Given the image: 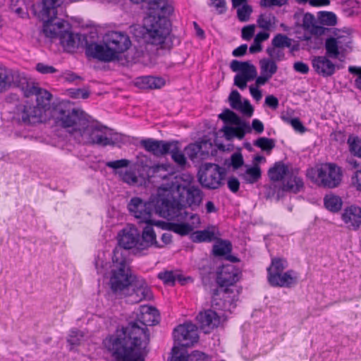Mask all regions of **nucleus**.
<instances>
[{
  "label": "nucleus",
  "mask_w": 361,
  "mask_h": 361,
  "mask_svg": "<svg viewBox=\"0 0 361 361\" xmlns=\"http://www.w3.org/2000/svg\"><path fill=\"white\" fill-rule=\"evenodd\" d=\"M259 64L262 74H268L272 76L278 70L276 62L272 59H262L259 61Z\"/></svg>",
  "instance_id": "obj_39"
},
{
  "label": "nucleus",
  "mask_w": 361,
  "mask_h": 361,
  "mask_svg": "<svg viewBox=\"0 0 361 361\" xmlns=\"http://www.w3.org/2000/svg\"><path fill=\"white\" fill-rule=\"evenodd\" d=\"M158 278L163 281L164 284L169 286H173L176 280V277L172 271L160 272L158 274Z\"/></svg>",
  "instance_id": "obj_50"
},
{
  "label": "nucleus",
  "mask_w": 361,
  "mask_h": 361,
  "mask_svg": "<svg viewBox=\"0 0 361 361\" xmlns=\"http://www.w3.org/2000/svg\"><path fill=\"white\" fill-rule=\"evenodd\" d=\"M215 243L212 247V254L215 257H224L230 254L233 250V245L230 240L219 238H215Z\"/></svg>",
  "instance_id": "obj_27"
},
{
  "label": "nucleus",
  "mask_w": 361,
  "mask_h": 361,
  "mask_svg": "<svg viewBox=\"0 0 361 361\" xmlns=\"http://www.w3.org/2000/svg\"><path fill=\"white\" fill-rule=\"evenodd\" d=\"M312 63L316 73L323 77L331 76L335 73V64L327 59L326 56H314Z\"/></svg>",
  "instance_id": "obj_21"
},
{
  "label": "nucleus",
  "mask_w": 361,
  "mask_h": 361,
  "mask_svg": "<svg viewBox=\"0 0 361 361\" xmlns=\"http://www.w3.org/2000/svg\"><path fill=\"white\" fill-rule=\"evenodd\" d=\"M293 39L283 34L279 33L271 40V45L278 49L290 47Z\"/></svg>",
  "instance_id": "obj_41"
},
{
  "label": "nucleus",
  "mask_w": 361,
  "mask_h": 361,
  "mask_svg": "<svg viewBox=\"0 0 361 361\" xmlns=\"http://www.w3.org/2000/svg\"><path fill=\"white\" fill-rule=\"evenodd\" d=\"M118 245L124 250H133L134 255H140L151 247H161L157 235L149 226H145L140 233L134 225H128L117 235Z\"/></svg>",
  "instance_id": "obj_6"
},
{
  "label": "nucleus",
  "mask_w": 361,
  "mask_h": 361,
  "mask_svg": "<svg viewBox=\"0 0 361 361\" xmlns=\"http://www.w3.org/2000/svg\"><path fill=\"white\" fill-rule=\"evenodd\" d=\"M258 26L265 30H270L271 22L270 18H267L264 15L261 14L257 18Z\"/></svg>",
  "instance_id": "obj_61"
},
{
  "label": "nucleus",
  "mask_w": 361,
  "mask_h": 361,
  "mask_svg": "<svg viewBox=\"0 0 361 361\" xmlns=\"http://www.w3.org/2000/svg\"><path fill=\"white\" fill-rule=\"evenodd\" d=\"M130 164V161L126 159H122L116 161H108L106 163V166L114 169H118L121 168L128 167Z\"/></svg>",
  "instance_id": "obj_56"
},
{
  "label": "nucleus",
  "mask_w": 361,
  "mask_h": 361,
  "mask_svg": "<svg viewBox=\"0 0 361 361\" xmlns=\"http://www.w3.org/2000/svg\"><path fill=\"white\" fill-rule=\"evenodd\" d=\"M230 68L233 72H240V74L257 75L256 67L250 61L233 60L230 63Z\"/></svg>",
  "instance_id": "obj_28"
},
{
  "label": "nucleus",
  "mask_w": 361,
  "mask_h": 361,
  "mask_svg": "<svg viewBox=\"0 0 361 361\" xmlns=\"http://www.w3.org/2000/svg\"><path fill=\"white\" fill-rule=\"evenodd\" d=\"M36 70L42 74L54 73L57 71V70L54 66L45 65L42 63H39L37 64Z\"/></svg>",
  "instance_id": "obj_60"
},
{
  "label": "nucleus",
  "mask_w": 361,
  "mask_h": 361,
  "mask_svg": "<svg viewBox=\"0 0 361 361\" xmlns=\"http://www.w3.org/2000/svg\"><path fill=\"white\" fill-rule=\"evenodd\" d=\"M25 76L17 71L0 69V92L11 87L21 89L25 82Z\"/></svg>",
  "instance_id": "obj_16"
},
{
  "label": "nucleus",
  "mask_w": 361,
  "mask_h": 361,
  "mask_svg": "<svg viewBox=\"0 0 361 361\" xmlns=\"http://www.w3.org/2000/svg\"><path fill=\"white\" fill-rule=\"evenodd\" d=\"M235 128L231 126H224L221 130V132H224V137L227 140H231L235 135Z\"/></svg>",
  "instance_id": "obj_64"
},
{
  "label": "nucleus",
  "mask_w": 361,
  "mask_h": 361,
  "mask_svg": "<svg viewBox=\"0 0 361 361\" xmlns=\"http://www.w3.org/2000/svg\"><path fill=\"white\" fill-rule=\"evenodd\" d=\"M50 118L56 126L66 129L75 139L76 133L87 123V115L81 109H75L69 102L62 101L52 106Z\"/></svg>",
  "instance_id": "obj_7"
},
{
  "label": "nucleus",
  "mask_w": 361,
  "mask_h": 361,
  "mask_svg": "<svg viewBox=\"0 0 361 361\" xmlns=\"http://www.w3.org/2000/svg\"><path fill=\"white\" fill-rule=\"evenodd\" d=\"M70 24L64 20H59L56 23L43 25V33L47 37L51 39L59 38L61 44L68 52H73L75 49L81 47L85 49V54L92 57L88 51H94V41L89 40L88 36L82 34H74L69 31Z\"/></svg>",
  "instance_id": "obj_5"
},
{
  "label": "nucleus",
  "mask_w": 361,
  "mask_h": 361,
  "mask_svg": "<svg viewBox=\"0 0 361 361\" xmlns=\"http://www.w3.org/2000/svg\"><path fill=\"white\" fill-rule=\"evenodd\" d=\"M78 132L76 133L74 140L78 143L85 145L114 146L122 140L121 134L105 126L91 124L88 118L86 125Z\"/></svg>",
  "instance_id": "obj_9"
},
{
  "label": "nucleus",
  "mask_w": 361,
  "mask_h": 361,
  "mask_svg": "<svg viewBox=\"0 0 361 361\" xmlns=\"http://www.w3.org/2000/svg\"><path fill=\"white\" fill-rule=\"evenodd\" d=\"M283 49H278L274 46L267 48L266 51L268 55L271 58V59L275 61H282L285 59V54Z\"/></svg>",
  "instance_id": "obj_46"
},
{
  "label": "nucleus",
  "mask_w": 361,
  "mask_h": 361,
  "mask_svg": "<svg viewBox=\"0 0 361 361\" xmlns=\"http://www.w3.org/2000/svg\"><path fill=\"white\" fill-rule=\"evenodd\" d=\"M26 0H11L9 8L19 17L25 18L28 17V11L23 7L25 6Z\"/></svg>",
  "instance_id": "obj_35"
},
{
  "label": "nucleus",
  "mask_w": 361,
  "mask_h": 361,
  "mask_svg": "<svg viewBox=\"0 0 361 361\" xmlns=\"http://www.w3.org/2000/svg\"><path fill=\"white\" fill-rule=\"evenodd\" d=\"M244 164V159L240 152H235L231 157L229 166L233 167V171L238 169Z\"/></svg>",
  "instance_id": "obj_51"
},
{
  "label": "nucleus",
  "mask_w": 361,
  "mask_h": 361,
  "mask_svg": "<svg viewBox=\"0 0 361 361\" xmlns=\"http://www.w3.org/2000/svg\"><path fill=\"white\" fill-rule=\"evenodd\" d=\"M121 180L130 185H134L137 183V177L135 173L130 171H126L125 173H119Z\"/></svg>",
  "instance_id": "obj_55"
},
{
  "label": "nucleus",
  "mask_w": 361,
  "mask_h": 361,
  "mask_svg": "<svg viewBox=\"0 0 361 361\" xmlns=\"http://www.w3.org/2000/svg\"><path fill=\"white\" fill-rule=\"evenodd\" d=\"M307 177L316 185L324 189H334L341 185L343 173L341 166L326 162L307 170Z\"/></svg>",
  "instance_id": "obj_10"
},
{
  "label": "nucleus",
  "mask_w": 361,
  "mask_h": 361,
  "mask_svg": "<svg viewBox=\"0 0 361 361\" xmlns=\"http://www.w3.org/2000/svg\"><path fill=\"white\" fill-rule=\"evenodd\" d=\"M70 96L73 99H87L90 96V91L87 89H70Z\"/></svg>",
  "instance_id": "obj_54"
},
{
  "label": "nucleus",
  "mask_w": 361,
  "mask_h": 361,
  "mask_svg": "<svg viewBox=\"0 0 361 361\" xmlns=\"http://www.w3.org/2000/svg\"><path fill=\"white\" fill-rule=\"evenodd\" d=\"M348 144L350 152L355 156L361 157V139L350 135L348 139Z\"/></svg>",
  "instance_id": "obj_42"
},
{
  "label": "nucleus",
  "mask_w": 361,
  "mask_h": 361,
  "mask_svg": "<svg viewBox=\"0 0 361 361\" xmlns=\"http://www.w3.org/2000/svg\"><path fill=\"white\" fill-rule=\"evenodd\" d=\"M317 19L320 24L334 26L337 23V17L335 13L330 11H319L317 13Z\"/></svg>",
  "instance_id": "obj_38"
},
{
  "label": "nucleus",
  "mask_w": 361,
  "mask_h": 361,
  "mask_svg": "<svg viewBox=\"0 0 361 361\" xmlns=\"http://www.w3.org/2000/svg\"><path fill=\"white\" fill-rule=\"evenodd\" d=\"M324 204L329 211L336 213L341 209L343 201L338 195H326L324 198Z\"/></svg>",
  "instance_id": "obj_30"
},
{
  "label": "nucleus",
  "mask_w": 361,
  "mask_h": 361,
  "mask_svg": "<svg viewBox=\"0 0 361 361\" xmlns=\"http://www.w3.org/2000/svg\"><path fill=\"white\" fill-rule=\"evenodd\" d=\"M104 45L94 42V51H88L93 59L104 62L118 59L119 54L127 51L131 46L129 36L123 32L111 31L105 35L103 39Z\"/></svg>",
  "instance_id": "obj_8"
},
{
  "label": "nucleus",
  "mask_w": 361,
  "mask_h": 361,
  "mask_svg": "<svg viewBox=\"0 0 361 361\" xmlns=\"http://www.w3.org/2000/svg\"><path fill=\"white\" fill-rule=\"evenodd\" d=\"M267 280L271 286L290 288L297 283L298 277L295 272L290 269L286 272L267 276Z\"/></svg>",
  "instance_id": "obj_19"
},
{
  "label": "nucleus",
  "mask_w": 361,
  "mask_h": 361,
  "mask_svg": "<svg viewBox=\"0 0 361 361\" xmlns=\"http://www.w3.org/2000/svg\"><path fill=\"white\" fill-rule=\"evenodd\" d=\"M239 281L238 269L232 264H223L218 268L216 282L222 288L223 295L233 293L228 287Z\"/></svg>",
  "instance_id": "obj_14"
},
{
  "label": "nucleus",
  "mask_w": 361,
  "mask_h": 361,
  "mask_svg": "<svg viewBox=\"0 0 361 361\" xmlns=\"http://www.w3.org/2000/svg\"><path fill=\"white\" fill-rule=\"evenodd\" d=\"M326 54L327 56L336 59L339 55L338 43L336 38L330 37L325 42Z\"/></svg>",
  "instance_id": "obj_37"
},
{
  "label": "nucleus",
  "mask_w": 361,
  "mask_h": 361,
  "mask_svg": "<svg viewBox=\"0 0 361 361\" xmlns=\"http://www.w3.org/2000/svg\"><path fill=\"white\" fill-rule=\"evenodd\" d=\"M290 173L288 165L282 161L275 162L267 172L268 176L272 182L283 180Z\"/></svg>",
  "instance_id": "obj_24"
},
{
  "label": "nucleus",
  "mask_w": 361,
  "mask_h": 361,
  "mask_svg": "<svg viewBox=\"0 0 361 361\" xmlns=\"http://www.w3.org/2000/svg\"><path fill=\"white\" fill-rule=\"evenodd\" d=\"M191 224L188 223H169V230L182 236L188 235L193 229L200 224V218L197 214H192L190 217Z\"/></svg>",
  "instance_id": "obj_23"
},
{
  "label": "nucleus",
  "mask_w": 361,
  "mask_h": 361,
  "mask_svg": "<svg viewBox=\"0 0 361 361\" xmlns=\"http://www.w3.org/2000/svg\"><path fill=\"white\" fill-rule=\"evenodd\" d=\"M119 250L115 248L113 252L112 260L114 263H118L119 267L111 270L110 278L111 290L115 295L120 298L129 296V302L137 303L142 300H151L153 295L150 288L144 280H139L133 275L131 270L126 268L125 259H119L118 254Z\"/></svg>",
  "instance_id": "obj_2"
},
{
  "label": "nucleus",
  "mask_w": 361,
  "mask_h": 361,
  "mask_svg": "<svg viewBox=\"0 0 361 361\" xmlns=\"http://www.w3.org/2000/svg\"><path fill=\"white\" fill-rule=\"evenodd\" d=\"M342 220L349 229L357 230L361 226V208L355 205L345 207L342 214Z\"/></svg>",
  "instance_id": "obj_20"
},
{
  "label": "nucleus",
  "mask_w": 361,
  "mask_h": 361,
  "mask_svg": "<svg viewBox=\"0 0 361 361\" xmlns=\"http://www.w3.org/2000/svg\"><path fill=\"white\" fill-rule=\"evenodd\" d=\"M200 328L206 334L217 328L221 323V317L215 310L208 309L201 311L196 316Z\"/></svg>",
  "instance_id": "obj_18"
},
{
  "label": "nucleus",
  "mask_w": 361,
  "mask_h": 361,
  "mask_svg": "<svg viewBox=\"0 0 361 361\" xmlns=\"http://www.w3.org/2000/svg\"><path fill=\"white\" fill-rule=\"evenodd\" d=\"M304 188V183L300 177L290 173L282 182L283 191L298 193Z\"/></svg>",
  "instance_id": "obj_25"
},
{
  "label": "nucleus",
  "mask_w": 361,
  "mask_h": 361,
  "mask_svg": "<svg viewBox=\"0 0 361 361\" xmlns=\"http://www.w3.org/2000/svg\"><path fill=\"white\" fill-rule=\"evenodd\" d=\"M191 238L195 243L211 242L215 240L214 233L209 230L197 231L191 235Z\"/></svg>",
  "instance_id": "obj_36"
},
{
  "label": "nucleus",
  "mask_w": 361,
  "mask_h": 361,
  "mask_svg": "<svg viewBox=\"0 0 361 361\" xmlns=\"http://www.w3.org/2000/svg\"><path fill=\"white\" fill-rule=\"evenodd\" d=\"M135 169L139 173L140 177L148 180L156 176L160 170L166 171L164 164H153L151 158L142 152L138 153L136 156Z\"/></svg>",
  "instance_id": "obj_15"
},
{
  "label": "nucleus",
  "mask_w": 361,
  "mask_h": 361,
  "mask_svg": "<svg viewBox=\"0 0 361 361\" xmlns=\"http://www.w3.org/2000/svg\"><path fill=\"white\" fill-rule=\"evenodd\" d=\"M316 20L313 14L310 13H306L302 19V27L305 30L309 31L315 25Z\"/></svg>",
  "instance_id": "obj_52"
},
{
  "label": "nucleus",
  "mask_w": 361,
  "mask_h": 361,
  "mask_svg": "<svg viewBox=\"0 0 361 361\" xmlns=\"http://www.w3.org/2000/svg\"><path fill=\"white\" fill-rule=\"evenodd\" d=\"M351 184L357 190L361 191V170H357L352 176Z\"/></svg>",
  "instance_id": "obj_62"
},
{
  "label": "nucleus",
  "mask_w": 361,
  "mask_h": 361,
  "mask_svg": "<svg viewBox=\"0 0 361 361\" xmlns=\"http://www.w3.org/2000/svg\"><path fill=\"white\" fill-rule=\"evenodd\" d=\"M348 71L355 75H357V78L355 80V86L357 89L361 90V67L350 66Z\"/></svg>",
  "instance_id": "obj_57"
},
{
  "label": "nucleus",
  "mask_w": 361,
  "mask_h": 361,
  "mask_svg": "<svg viewBox=\"0 0 361 361\" xmlns=\"http://www.w3.org/2000/svg\"><path fill=\"white\" fill-rule=\"evenodd\" d=\"M257 75L253 74H237L234 78V85L240 90H244L247 87V82L254 80Z\"/></svg>",
  "instance_id": "obj_43"
},
{
  "label": "nucleus",
  "mask_w": 361,
  "mask_h": 361,
  "mask_svg": "<svg viewBox=\"0 0 361 361\" xmlns=\"http://www.w3.org/2000/svg\"><path fill=\"white\" fill-rule=\"evenodd\" d=\"M228 188L233 193H236L240 188V182L237 178L231 176L228 178L227 182Z\"/></svg>",
  "instance_id": "obj_63"
},
{
  "label": "nucleus",
  "mask_w": 361,
  "mask_h": 361,
  "mask_svg": "<svg viewBox=\"0 0 361 361\" xmlns=\"http://www.w3.org/2000/svg\"><path fill=\"white\" fill-rule=\"evenodd\" d=\"M173 334V346H178L179 349L190 348L199 340L197 326L191 322L178 325L174 329Z\"/></svg>",
  "instance_id": "obj_13"
},
{
  "label": "nucleus",
  "mask_w": 361,
  "mask_h": 361,
  "mask_svg": "<svg viewBox=\"0 0 361 361\" xmlns=\"http://www.w3.org/2000/svg\"><path fill=\"white\" fill-rule=\"evenodd\" d=\"M281 118L286 123H290L295 130L303 133L306 131V128L298 118H290L286 116H281Z\"/></svg>",
  "instance_id": "obj_45"
},
{
  "label": "nucleus",
  "mask_w": 361,
  "mask_h": 361,
  "mask_svg": "<svg viewBox=\"0 0 361 361\" xmlns=\"http://www.w3.org/2000/svg\"><path fill=\"white\" fill-rule=\"evenodd\" d=\"M228 302H230L221 297V291L219 289L213 290L211 301L212 307L216 310H226L228 307Z\"/></svg>",
  "instance_id": "obj_32"
},
{
  "label": "nucleus",
  "mask_w": 361,
  "mask_h": 361,
  "mask_svg": "<svg viewBox=\"0 0 361 361\" xmlns=\"http://www.w3.org/2000/svg\"><path fill=\"white\" fill-rule=\"evenodd\" d=\"M202 149L201 143H192L185 148V152L190 159L194 160L197 157V154Z\"/></svg>",
  "instance_id": "obj_49"
},
{
  "label": "nucleus",
  "mask_w": 361,
  "mask_h": 361,
  "mask_svg": "<svg viewBox=\"0 0 361 361\" xmlns=\"http://www.w3.org/2000/svg\"><path fill=\"white\" fill-rule=\"evenodd\" d=\"M83 335L80 331L73 330L67 338V342L72 346L78 345Z\"/></svg>",
  "instance_id": "obj_53"
},
{
  "label": "nucleus",
  "mask_w": 361,
  "mask_h": 361,
  "mask_svg": "<svg viewBox=\"0 0 361 361\" xmlns=\"http://www.w3.org/2000/svg\"><path fill=\"white\" fill-rule=\"evenodd\" d=\"M226 170L216 164L204 163L200 166L197 178L201 185L209 190H216L224 185Z\"/></svg>",
  "instance_id": "obj_11"
},
{
  "label": "nucleus",
  "mask_w": 361,
  "mask_h": 361,
  "mask_svg": "<svg viewBox=\"0 0 361 361\" xmlns=\"http://www.w3.org/2000/svg\"><path fill=\"white\" fill-rule=\"evenodd\" d=\"M253 145L265 151L268 154L275 147V140L274 139L261 137L254 141Z\"/></svg>",
  "instance_id": "obj_40"
},
{
  "label": "nucleus",
  "mask_w": 361,
  "mask_h": 361,
  "mask_svg": "<svg viewBox=\"0 0 361 361\" xmlns=\"http://www.w3.org/2000/svg\"><path fill=\"white\" fill-rule=\"evenodd\" d=\"M255 26L249 25L242 29V37L245 40H250L255 34Z\"/></svg>",
  "instance_id": "obj_59"
},
{
  "label": "nucleus",
  "mask_w": 361,
  "mask_h": 361,
  "mask_svg": "<svg viewBox=\"0 0 361 361\" xmlns=\"http://www.w3.org/2000/svg\"><path fill=\"white\" fill-rule=\"evenodd\" d=\"M179 202L175 201L171 195V190L163 189L155 196H151L148 201L139 197H132L128 204L130 213L139 223H149L154 214L159 216L173 219L180 208Z\"/></svg>",
  "instance_id": "obj_3"
},
{
  "label": "nucleus",
  "mask_w": 361,
  "mask_h": 361,
  "mask_svg": "<svg viewBox=\"0 0 361 361\" xmlns=\"http://www.w3.org/2000/svg\"><path fill=\"white\" fill-rule=\"evenodd\" d=\"M187 352L179 349L178 346H173L171 349V357L168 361H204L206 355L200 351L194 350L190 354L185 355Z\"/></svg>",
  "instance_id": "obj_22"
},
{
  "label": "nucleus",
  "mask_w": 361,
  "mask_h": 361,
  "mask_svg": "<svg viewBox=\"0 0 361 361\" xmlns=\"http://www.w3.org/2000/svg\"><path fill=\"white\" fill-rule=\"evenodd\" d=\"M288 267V262L285 258L274 257L271 259L270 266L267 268V276L271 274L283 273L284 269Z\"/></svg>",
  "instance_id": "obj_31"
},
{
  "label": "nucleus",
  "mask_w": 361,
  "mask_h": 361,
  "mask_svg": "<svg viewBox=\"0 0 361 361\" xmlns=\"http://www.w3.org/2000/svg\"><path fill=\"white\" fill-rule=\"evenodd\" d=\"M241 177L247 183L253 184L257 183L262 176V171L258 164L249 167L244 173H240Z\"/></svg>",
  "instance_id": "obj_29"
},
{
  "label": "nucleus",
  "mask_w": 361,
  "mask_h": 361,
  "mask_svg": "<svg viewBox=\"0 0 361 361\" xmlns=\"http://www.w3.org/2000/svg\"><path fill=\"white\" fill-rule=\"evenodd\" d=\"M137 85L142 89H159L165 85V80L160 77L144 76L137 79Z\"/></svg>",
  "instance_id": "obj_26"
},
{
  "label": "nucleus",
  "mask_w": 361,
  "mask_h": 361,
  "mask_svg": "<svg viewBox=\"0 0 361 361\" xmlns=\"http://www.w3.org/2000/svg\"><path fill=\"white\" fill-rule=\"evenodd\" d=\"M238 111H240L244 116L251 117L253 114L254 109L250 102L247 99H245L244 100L241 108Z\"/></svg>",
  "instance_id": "obj_58"
},
{
  "label": "nucleus",
  "mask_w": 361,
  "mask_h": 361,
  "mask_svg": "<svg viewBox=\"0 0 361 361\" xmlns=\"http://www.w3.org/2000/svg\"><path fill=\"white\" fill-rule=\"evenodd\" d=\"M173 145L169 150V154L171 155V158L175 163L181 167H183L187 163L185 154L180 150L178 142L173 141Z\"/></svg>",
  "instance_id": "obj_33"
},
{
  "label": "nucleus",
  "mask_w": 361,
  "mask_h": 361,
  "mask_svg": "<svg viewBox=\"0 0 361 361\" xmlns=\"http://www.w3.org/2000/svg\"><path fill=\"white\" fill-rule=\"evenodd\" d=\"M219 118L223 121L226 124H231L237 126L244 120L241 119L234 111L226 109L223 113L219 115Z\"/></svg>",
  "instance_id": "obj_34"
},
{
  "label": "nucleus",
  "mask_w": 361,
  "mask_h": 361,
  "mask_svg": "<svg viewBox=\"0 0 361 361\" xmlns=\"http://www.w3.org/2000/svg\"><path fill=\"white\" fill-rule=\"evenodd\" d=\"M20 90L25 97L35 96L37 104L36 106L25 104L18 106V119L25 125H33L49 120L52 106L56 104H51L52 94L27 78Z\"/></svg>",
  "instance_id": "obj_4"
},
{
  "label": "nucleus",
  "mask_w": 361,
  "mask_h": 361,
  "mask_svg": "<svg viewBox=\"0 0 361 361\" xmlns=\"http://www.w3.org/2000/svg\"><path fill=\"white\" fill-rule=\"evenodd\" d=\"M237 128H235V137L238 138L239 140H243L246 133H250L252 132V128L248 123L246 121H243L240 124H238Z\"/></svg>",
  "instance_id": "obj_47"
},
{
  "label": "nucleus",
  "mask_w": 361,
  "mask_h": 361,
  "mask_svg": "<svg viewBox=\"0 0 361 361\" xmlns=\"http://www.w3.org/2000/svg\"><path fill=\"white\" fill-rule=\"evenodd\" d=\"M176 192L177 193L178 199L171 192V195L175 201L179 202L181 205L176 216L180 214V211L184 207L183 203H185L189 207L194 209V207L197 208L201 204L204 196V193L200 187L192 183H189L187 185L178 184L176 186Z\"/></svg>",
  "instance_id": "obj_12"
},
{
  "label": "nucleus",
  "mask_w": 361,
  "mask_h": 361,
  "mask_svg": "<svg viewBox=\"0 0 361 361\" xmlns=\"http://www.w3.org/2000/svg\"><path fill=\"white\" fill-rule=\"evenodd\" d=\"M304 40L307 42L310 49H319L323 45V39L319 36H304Z\"/></svg>",
  "instance_id": "obj_48"
},
{
  "label": "nucleus",
  "mask_w": 361,
  "mask_h": 361,
  "mask_svg": "<svg viewBox=\"0 0 361 361\" xmlns=\"http://www.w3.org/2000/svg\"><path fill=\"white\" fill-rule=\"evenodd\" d=\"M159 322V314L155 307H149L141 318L128 323L103 341V345L112 361H145L149 352L150 341L148 326Z\"/></svg>",
  "instance_id": "obj_1"
},
{
  "label": "nucleus",
  "mask_w": 361,
  "mask_h": 361,
  "mask_svg": "<svg viewBox=\"0 0 361 361\" xmlns=\"http://www.w3.org/2000/svg\"><path fill=\"white\" fill-rule=\"evenodd\" d=\"M140 146L147 152L157 157H162L169 154L173 147V141L159 140L153 138H147L140 140Z\"/></svg>",
  "instance_id": "obj_17"
},
{
  "label": "nucleus",
  "mask_w": 361,
  "mask_h": 361,
  "mask_svg": "<svg viewBox=\"0 0 361 361\" xmlns=\"http://www.w3.org/2000/svg\"><path fill=\"white\" fill-rule=\"evenodd\" d=\"M252 12V8L248 4H244L238 7L237 10V16L240 21L246 22L250 19V14Z\"/></svg>",
  "instance_id": "obj_44"
}]
</instances>
